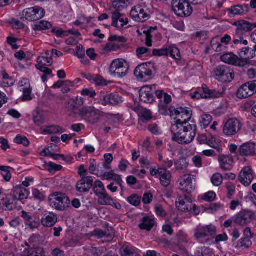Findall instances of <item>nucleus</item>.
<instances>
[{
	"label": "nucleus",
	"instance_id": "bf43d9fd",
	"mask_svg": "<svg viewBox=\"0 0 256 256\" xmlns=\"http://www.w3.org/2000/svg\"><path fill=\"white\" fill-rule=\"evenodd\" d=\"M82 96H88L90 98H94L96 96V91L92 88H84L81 92Z\"/></svg>",
	"mask_w": 256,
	"mask_h": 256
},
{
	"label": "nucleus",
	"instance_id": "680f3d73",
	"mask_svg": "<svg viewBox=\"0 0 256 256\" xmlns=\"http://www.w3.org/2000/svg\"><path fill=\"white\" fill-rule=\"evenodd\" d=\"M26 226H29L32 229L36 228L39 226V222L34 217L31 218V220H29L25 224Z\"/></svg>",
	"mask_w": 256,
	"mask_h": 256
},
{
	"label": "nucleus",
	"instance_id": "4d7b16f0",
	"mask_svg": "<svg viewBox=\"0 0 256 256\" xmlns=\"http://www.w3.org/2000/svg\"><path fill=\"white\" fill-rule=\"evenodd\" d=\"M108 40L110 42H118L124 44L126 42V39L123 36L112 35L108 38Z\"/></svg>",
	"mask_w": 256,
	"mask_h": 256
},
{
	"label": "nucleus",
	"instance_id": "774afa93",
	"mask_svg": "<svg viewBox=\"0 0 256 256\" xmlns=\"http://www.w3.org/2000/svg\"><path fill=\"white\" fill-rule=\"evenodd\" d=\"M62 168L61 165H58L52 162L48 164V170L50 172L60 171L62 169Z\"/></svg>",
	"mask_w": 256,
	"mask_h": 256
},
{
	"label": "nucleus",
	"instance_id": "a878e982",
	"mask_svg": "<svg viewBox=\"0 0 256 256\" xmlns=\"http://www.w3.org/2000/svg\"><path fill=\"white\" fill-rule=\"evenodd\" d=\"M252 170L249 167H245L240 172L238 176L240 182L244 186H248L250 185L253 180Z\"/></svg>",
	"mask_w": 256,
	"mask_h": 256
},
{
	"label": "nucleus",
	"instance_id": "338daca9",
	"mask_svg": "<svg viewBox=\"0 0 256 256\" xmlns=\"http://www.w3.org/2000/svg\"><path fill=\"white\" fill-rule=\"evenodd\" d=\"M44 118L43 115L38 114L36 116H34V122L38 126H40L44 122Z\"/></svg>",
	"mask_w": 256,
	"mask_h": 256
},
{
	"label": "nucleus",
	"instance_id": "e433bc0d",
	"mask_svg": "<svg viewBox=\"0 0 256 256\" xmlns=\"http://www.w3.org/2000/svg\"><path fill=\"white\" fill-rule=\"evenodd\" d=\"M52 28V24L48 21L41 20L32 25V28L36 31H42L50 30Z\"/></svg>",
	"mask_w": 256,
	"mask_h": 256
},
{
	"label": "nucleus",
	"instance_id": "8fccbe9b",
	"mask_svg": "<svg viewBox=\"0 0 256 256\" xmlns=\"http://www.w3.org/2000/svg\"><path fill=\"white\" fill-rule=\"evenodd\" d=\"M223 180V176L219 173L214 174L211 178L212 184L215 186H220Z\"/></svg>",
	"mask_w": 256,
	"mask_h": 256
},
{
	"label": "nucleus",
	"instance_id": "9b49d317",
	"mask_svg": "<svg viewBox=\"0 0 256 256\" xmlns=\"http://www.w3.org/2000/svg\"><path fill=\"white\" fill-rule=\"evenodd\" d=\"M151 14V12L147 7L138 6L132 8L130 15L134 21L144 22L150 18Z\"/></svg>",
	"mask_w": 256,
	"mask_h": 256
},
{
	"label": "nucleus",
	"instance_id": "f3484780",
	"mask_svg": "<svg viewBox=\"0 0 256 256\" xmlns=\"http://www.w3.org/2000/svg\"><path fill=\"white\" fill-rule=\"evenodd\" d=\"M112 26L120 30H121L128 25L129 22L128 18L123 16L118 12H112Z\"/></svg>",
	"mask_w": 256,
	"mask_h": 256
},
{
	"label": "nucleus",
	"instance_id": "cd10ccee",
	"mask_svg": "<svg viewBox=\"0 0 256 256\" xmlns=\"http://www.w3.org/2000/svg\"><path fill=\"white\" fill-rule=\"evenodd\" d=\"M13 199L14 200H24L28 198L29 196V192L25 188L20 186H17L12 189Z\"/></svg>",
	"mask_w": 256,
	"mask_h": 256
},
{
	"label": "nucleus",
	"instance_id": "de8ad7c7",
	"mask_svg": "<svg viewBox=\"0 0 256 256\" xmlns=\"http://www.w3.org/2000/svg\"><path fill=\"white\" fill-rule=\"evenodd\" d=\"M14 142L19 144H22L24 146H28L30 144V142L26 137L20 134L14 139Z\"/></svg>",
	"mask_w": 256,
	"mask_h": 256
},
{
	"label": "nucleus",
	"instance_id": "a18cd8bd",
	"mask_svg": "<svg viewBox=\"0 0 256 256\" xmlns=\"http://www.w3.org/2000/svg\"><path fill=\"white\" fill-rule=\"evenodd\" d=\"M212 116L208 114H204L201 116L200 118V125L204 128L208 127L212 122Z\"/></svg>",
	"mask_w": 256,
	"mask_h": 256
},
{
	"label": "nucleus",
	"instance_id": "603ef678",
	"mask_svg": "<svg viewBox=\"0 0 256 256\" xmlns=\"http://www.w3.org/2000/svg\"><path fill=\"white\" fill-rule=\"evenodd\" d=\"M46 132L48 134H62L64 132L62 128L58 126H50Z\"/></svg>",
	"mask_w": 256,
	"mask_h": 256
},
{
	"label": "nucleus",
	"instance_id": "393cba45",
	"mask_svg": "<svg viewBox=\"0 0 256 256\" xmlns=\"http://www.w3.org/2000/svg\"><path fill=\"white\" fill-rule=\"evenodd\" d=\"M242 156H254L256 155V144L254 142H246L240 146L238 149Z\"/></svg>",
	"mask_w": 256,
	"mask_h": 256
},
{
	"label": "nucleus",
	"instance_id": "412c9836",
	"mask_svg": "<svg viewBox=\"0 0 256 256\" xmlns=\"http://www.w3.org/2000/svg\"><path fill=\"white\" fill-rule=\"evenodd\" d=\"M226 11L231 17L236 16H244L250 12V8L248 4H237L228 8Z\"/></svg>",
	"mask_w": 256,
	"mask_h": 256
},
{
	"label": "nucleus",
	"instance_id": "37998d69",
	"mask_svg": "<svg viewBox=\"0 0 256 256\" xmlns=\"http://www.w3.org/2000/svg\"><path fill=\"white\" fill-rule=\"evenodd\" d=\"M121 176L115 174L114 170H111L108 172H106L101 179L102 180H113L115 182H116V180H117V178H120Z\"/></svg>",
	"mask_w": 256,
	"mask_h": 256
},
{
	"label": "nucleus",
	"instance_id": "0eeeda50",
	"mask_svg": "<svg viewBox=\"0 0 256 256\" xmlns=\"http://www.w3.org/2000/svg\"><path fill=\"white\" fill-rule=\"evenodd\" d=\"M214 76L219 82L228 83L231 82L234 80V74L233 70L230 66L220 65L214 68Z\"/></svg>",
	"mask_w": 256,
	"mask_h": 256
},
{
	"label": "nucleus",
	"instance_id": "2eb2a0df",
	"mask_svg": "<svg viewBox=\"0 0 256 256\" xmlns=\"http://www.w3.org/2000/svg\"><path fill=\"white\" fill-rule=\"evenodd\" d=\"M254 213L250 210H242L236 216L234 222L240 226H244L250 224L254 218Z\"/></svg>",
	"mask_w": 256,
	"mask_h": 256
},
{
	"label": "nucleus",
	"instance_id": "58836bf2",
	"mask_svg": "<svg viewBox=\"0 0 256 256\" xmlns=\"http://www.w3.org/2000/svg\"><path fill=\"white\" fill-rule=\"evenodd\" d=\"M140 117L138 122H140L146 123L148 122L152 118V114L151 112L146 108H142L140 112Z\"/></svg>",
	"mask_w": 256,
	"mask_h": 256
},
{
	"label": "nucleus",
	"instance_id": "4c0bfd02",
	"mask_svg": "<svg viewBox=\"0 0 256 256\" xmlns=\"http://www.w3.org/2000/svg\"><path fill=\"white\" fill-rule=\"evenodd\" d=\"M164 104H160L158 108L160 113L162 114L166 115L168 114V106L166 105L172 102L171 96L166 93L164 94Z\"/></svg>",
	"mask_w": 256,
	"mask_h": 256
},
{
	"label": "nucleus",
	"instance_id": "5701e85b",
	"mask_svg": "<svg viewBox=\"0 0 256 256\" xmlns=\"http://www.w3.org/2000/svg\"><path fill=\"white\" fill-rule=\"evenodd\" d=\"M84 104V100L82 97L77 96L76 98L70 99L66 104V108L70 112V115L73 118H76L78 113L74 112L80 106H83Z\"/></svg>",
	"mask_w": 256,
	"mask_h": 256
},
{
	"label": "nucleus",
	"instance_id": "6e6d98bb",
	"mask_svg": "<svg viewBox=\"0 0 256 256\" xmlns=\"http://www.w3.org/2000/svg\"><path fill=\"white\" fill-rule=\"evenodd\" d=\"M120 48V46L116 44V43H112L110 42H108L104 50L106 51L110 52V51H116L117 50Z\"/></svg>",
	"mask_w": 256,
	"mask_h": 256
},
{
	"label": "nucleus",
	"instance_id": "09e8293b",
	"mask_svg": "<svg viewBox=\"0 0 256 256\" xmlns=\"http://www.w3.org/2000/svg\"><path fill=\"white\" fill-rule=\"evenodd\" d=\"M140 197L136 194H132L127 198L128 202L130 204L136 206L140 204Z\"/></svg>",
	"mask_w": 256,
	"mask_h": 256
},
{
	"label": "nucleus",
	"instance_id": "c85d7f7f",
	"mask_svg": "<svg viewBox=\"0 0 256 256\" xmlns=\"http://www.w3.org/2000/svg\"><path fill=\"white\" fill-rule=\"evenodd\" d=\"M12 194L2 195L0 196V206L3 210H10L13 209L14 206L13 203L14 199H13Z\"/></svg>",
	"mask_w": 256,
	"mask_h": 256
},
{
	"label": "nucleus",
	"instance_id": "a19ab883",
	"mask_svg": "<svg viewBox=\"0 0 256 256\" xmlns=\"http://www.w3.org/2000/svg\"><path fill=\"white\" fill-rule=\"evenodd\" d=\"M168 56H170L172 58L176 60L181 59L180 50L174 46L167 47Z\"/></svg>",
	"mask_w": 256,
	"mask_h": 256
},
{
	"label": "nucleus",
	"instance_id": "c03bdc74",
	"mask_svg": "<svg viewBox=\"0 0 256 256\" xmlns=\"http://www.w3.org/2000/svg\"><path fill=\"white\" fill-rule=\"evenodd\" d=\"M10 170H13V168L10 166H0V170L2 171V175L6 182L10 181L12 178Z\"/></svg>",
	"mask_w": 256,
	"mask_h": 256
},
{
	"label": "nucleus",
	"instance_id": "6ab92c4d",
	"mask_svg": "<svg viewBox=\"0 0 256 256\" xmlns=\"http://www.w3.org/2000/svg\"><path fill=\"white\" fill-rule=\"evenodd\" d=\"M202 90L196 91V99L217 98L221 96V93L215 90H210L206 84H203L202 88Z\"/></svg>",
	"mask_w": 256,
	"mask_h": 256
},
{
	"label": "nucleus",
	"instance_id": "b1692460",
	"mask_svg": "<svg viewBox=\"0 0 256 256\" xmlns=\"http://www.w3.org/2000/svg\"><path fill=\"white\" fill-rule=\"evenodd\" d=\"M180 188L184 192L192 193L195 189L190 175H184L180 180Z\"/></svg>",
	"mask_w": 256,
	"mask_h": 256
},
{
	"label": "nucleus",
	"instance_id": "13d9d810",
	"mask_svg": "<svg viewBox=\"0 0 256 256\" xmlns=\"http://www.w3.org/2000/svg\"><path fill=\"white\" fill-rule=\"evenodd\" d=\"M44 250L42 248H38L35 250H30L28 252V256H44Z\"/></svg>",
	"mask_w": 256,
	"mask_h": 256
},
{
	"label": "nucleus",
	"instance_id": "f03ea898",
	"mask_svg": "<svg viewBox=\"0 0 256 256\" xmlns=\"http://www.w3.org/2000/svg\"><path fill=\"white\" fill-rule=\"evenodd\" d=\"M216 234V227L213 224H210L198 227L195 230L194 238L198 243L204 244H214L212 240L214 238H215V242L216 244L228 240V238L226 234L217 236Z\"/></svg>",
	"mask_w": 256,
	"mask_h": 256
},
{
	"label": "nucleus",
	"instance_id": "2f4dec72",
	"mask_svg": "<svg viewBox=\"0 0 256 256\" xmlns=\"http://www.w3.org/2000/svg\"><path fill=\"white\" fill-rule=\"evenodd\" d=\"M160 171L161 184L164 187L168 186L171 182V172L165 168H160Z\"/></svg>",
	"mask_w": 256,
	"mask_h": 256
},
{
	"label": "nucleus",
	"instance_id": "4468645a",
	"mask_svg": "<svg viewBox=\"0 0 256 256\" xmlns=\"http://www.w3.org/2000/svg\"><path fill=\"white\" fill-rule=\"evenodd\" d=\"M99 97L100 102L103 106H116L123 102L122 98L116 93L106 94L101 92Z\"/></svg>",
	"mask_w": 256,
	"mask_h": 256
},
{
	"label": "nucleus",
	"instance_id": "e2e57ef3",
	"mask_svg": "<svg viewBox=\"0 0 256 256\" xmlns=\"http://www.w3.org/2000/svg\"><path fill=\"white\" fill-rule=\"evenodd\" d=\"M97 166L98 164H96V160L94 159H90V162L89 170L91 174L96 175V174L97 172Z\"/></svg>",
	"mask_w": 256,
	"mask_h": 256
},
{
	"label": "nucleus",
	"instance_id": "c9c22d12",
	"mask_svg": "<svg viewBox=\"0 0 256 256\" xmlns=\"http://www.w3.org/2000/svg\"><path fill=\"white\" fill-rule=\"evenodd\" d=\"M154 224L155 221L154 219L150 218L148 216H146L143 218L142 222L139 224V228L141 230L150 231L154 226Z\"/></svg>",
	"mask_w": 256,
	"mask_h": 256
},
{
	"label": "nucleus",
	"instance_id": "ddd939ff",
	"mask_svg": "<svg viewBox=\"0 0 256 256\" xmlns=\"http://www.w3.org/2000/svg\"><path fill=\"white\" fill-rule=\"evenodd\" d=\"M170 112L176 116L177 120L176 124H183L184 125L190 124L188 122L190 120L192 116L191 111L190 108H184L182 107L176 109L172 108L170 110Z\"/></svg>",
	"mask_w": 256,
	"mask_h": 256
},
{
	"label": "nucleus",
	"instance_id": "20e7f679",
	"mask_svg": "<svg viewBox=\"0 0 256 256\" xmlns=\"http://www.w3.org/2000/svg\"><path fill=\"white\" fill-rule=\"evenodd\" d=\"M202 4V2L199 0H172V10L178 16L188 17L193 12L192 5L195 6Z\"/></svg>",
	"mask_w": 256,
	"mask_h": 256
},
{
	"label": "nucleus",
	"instance_id": "7ed1b4c3",
	"mask_svg": "<svg viewBox=\"0 0 256 256\" xmlns=\"http://www.w3.org/2000/svg\"><path fill=\"white\" fill-rule=\"evenodd\" d=\"M172 140L180 144H187L194 140L196 133L195 124H174L171 127Z\"/></svg>",
	"mask_w": 256,
	"mask_h": 256
},
{
	"label": "nucleus",
	"instance_id": "bb28decb",
	"mask_svg": "<svg viewBox=\"0 0 256 256\" xmlns=\"http://www.w3.org/2000/svg\"><path fill=\"white\" fill-rule=\"evenodd\" d=\"M57 222L58 216L52 212H46L42 218V225L46 228L53 226Z\"/></svg>",
	"mask_w": 256,
	"mask_h": 256
},
{
	"label": "nucleus",
	"instance_id": "f704fd0d",
	"mask_svg": "<svg viewBox=\"0 0 256 256\" xmlns=\"http://www.w3.org/2000/svg\"><path fill=\"white\" fill-rule=\"evenodd\" d=\"M252 245V242L250 239L242 238L238 240L234 245V248L238 250H243L248 248Z\"/></svg>",
	"mask_w": 256,
	"mask_h": 256
},
{
	"label": "nucleus",
	"instance_id": "3c124183",
	"mask_svg": "<svg viewBox=\"0 0 256 256\" xmlns=\"http://www.w3.org/2000/svg\"><path fill=\"white\" fill-rule=\"evenodd\" d=\"M106 230H104L106 237L112 239L114 237L115 231L112 227L110 226L108 224L104 225Z\"/></svg>",
	"mask_w": 256,
	"mask_h": 256
},
{
	"label": "nucleus",
	"instance_id": "5fc2aeb1",
	"mask_svg": "<svg viewBox=\"0 0 256 256\" xmlns=\"http://www.w3.org/2000/svg\"><path fill=\"white\" fill-rule=\"evenodd\" d=\"M250 50V48L249 47H245L241 48L238 52L240 56V58L246 60L248 62V60L250 58V57L248 56V54Z\"/></svg>",
	"mask_w": 256,
	"mask_h": 256
},
{
	"label": "nucleus",
	"instance_id": "69168bd1",
	"mask_svg": "<svg viewBox=\"0 0 256 256\" xmlns=\"http://www.w3.org/2000/svg\"><path fill=\"white\" fill-rule=\"evenodd\" d=\"M226 187L228 191V198H230L235 192V186L230 182H228L226 184Z\"/></svg>",
	"mask_w": 256,
	"mask_h": 256
},
{
	"label": "nucleus",
	"instance_id": "72a5a7b5",
	"mask_svg": "<svg viewBox=\"0 0 256 256\" xmlns=\"http://www.w3.org/2000/svg\"><path fill=\"white\" fill-rule=\"evenodd\" d=\"M98 198V202L102 206L104 205H112L113 200L111 196H110L106 191H104L100 195L97 196Z\"/></svg>",
	"mask_w": 256,
	"mask_h": 256
},
{
	"label": "nucleus",
	"instance_id": "0e129e2a",
	"mask_svg": "<svg viewBox=\"0 0 256 256\" xmlns=\"http://www.w3.org/2000/svg\"><path fill=\"white\" fill-rule=\"evenodd\" d=\"M112 7L114 8V12H120L124 8V4L119 0H116L112 2Z\"/></svg>",
	"mask_w": 256,
	"mask_h": 256
},
{
	"label": "nucleus",
	"instance_id": "dca6fc26",
	"mask_svg": "<svg viewBox=\"0 0 256 256\" xmlns=\"http://www.w3.org/2000/svg\"><path fill=\"white\" fill-rule=\"evenodd\" d=\"M154 86H143L139 91L140 99L144 103L152 104L154 101Z\"/></svg>",
	"mask_w": 256,
	"mask_h": 256
},
{
	"label": "nucleus",
	"instance_id": "052dcab7",
	"mask_svg": "<svg viewBox=\"0 0 256 256\" xmlns=\"http://www.w3.org/2000/svg\"><path fill=\"white\" fill-rule=\"evenodd\" d=\"M152 56H168L167 47L162 49H154L152 50Z\"/></svg>",
	"mask_w": 256,
	"mask_h": 256
},
{
	"label": "nucleus",
	"instance_id": "79ce46f5",
	"mask_svg": "<svg viewBox=\"0 0 256 256\" xmlns=\"http://www.w3.org/2000/svg\"><path fill=\"white\" fill-rule=\"evenodd\" d=\"M93 191L97 196L100 195V194L106 191L104 184L100 180H96L94 182V186H92Z\"/></svg>",
	"mask_w": 256,
	"mask_h": 256
},
{
	"label": "nucleus",
	"instance_id": "39448f33",
	"mask_svg": "<svg viewBox=\"0 0 256 256\" xmlns=\"http://www.w3.org/2000/svg\"><path fill=\"white\" fill-rule=\"evenodd\" d=\"M48 199L50 206L59 211L64 210L70 204L69 198L64 193L55 192L50 196Z\"/></svg>",
	"mask_w": 256,
	"mask_h": 256
},
{
	"label": "nucleus",
	"instance_id": "aec40b11",
	"mask_svg": "<svg viewBox=\"0 0 256 256\" xmlns=\"http://www.w3.org/2000/svg\"><path fill=\"white\" fill-rule=\"evenodd\" d=\"M178 199L176 204L179 210L184 212L192 211L193 204L191 198L188 196L184 194V196H180Z\"/></svg>",
	"mask_w": 256,
	"mask_h": 256
},
{
	"label": "nucleus",
	"instance_id": "423d86ee",
	"mask_svg": "<svg viewBox=\"0 0 256 256\" xmlns=\"http://www.w3.org/2000/svg\"><path fill=\"white\" fill-rule=\"evenodd\" d=\"M155 66L156 64L152 62L142 64L135 69L134 75L139 80L146 81L151 79L156 70Z\"/></svg>",
	"mask_w": 256,
	"mask_h": 256
},
{
	"label": "nucleus",
	"instance_id": "1a4fd4ad",
	"mask_svg": "<svg viewBox=\"0 0 256 256\" xmlns=\"http://www.w3.org/2000/svg\"><path fill=\"white\" fill-rule=\"evenodd\" d=\"M128 64L123 59H118L113 60L110 67V74L113 76L118 78L125 76L128 74Z\"/></svg>",
	"mask_w": 256,
	"mask_h": 256
},
{
	"label": "nucleus",
	"instance_id": "a211bd4d",
	"mask_svg": "<svg viewBox=\"0 0 256 256\" xmlns=\"http://www.w3.org/2000/svg\"><path fill=\"white\" fill-rule=\"evenodd\" d=\"M223 62L237 66H244L247 64L246 60H242L232 53H228L223 54L220 57Z\"/></svg>",
	"mask_w": 256,
	"mask_h": 256
},
{
	"label": "nucleus",
	"instance_id": "7c9ffc66",
	"mask_svg": "<svg viewBox=\"0 0 256 256\" xmlns=\"http://www.w3.org/2000/svg\"><path fill=\"white\" fill-rule=\"evenodd\" d=\"M220 166L224 171L230 170L232 168V158L229 156H222L218 158Z\"/></svg>",
	"mask_w": 256,
	"mask_h": 256
},
{
	"label": "nucleus",
	"instance_id": "ea45409f",
	"mask_svg": "<svg viewBox=\"0 0 256 256\" xmlns=\"http://www.w3.org/2000/svg\"><path fill=\"white\" fill-rule=\"evenodd\" d=\"M120 252L122 256H140L134 248L128 246H123L120 249Z\"/></svg>",
	"mask_w": 256,
	"mask_h": 256
},
{
	"label": "nucleus",
	"instance_id": "49530a36",
	"mask_svg": "<svg viewBox=\"0 0 256 256\" xmlns=\"http://www.w3.org/2000/svg\"><path fill=\"white\" fill-rule=\"evenodd\" d=\"M38 64H40L41 66H52V56L46 57L44 56H40L38 58Z\"/></svg>",
	"mask_w": 256,
	"mask_h": 256
},
{
	"label": "nucleus",
	"instance_id": "c756f323",
	"mask_svg": "<svg viewBox=\"0 0 256 256\" xmlns=\"http://www.w3.org/2000/svg\"><path fill=\"white\" fill-rule=\"evenodd\" d=\"M84 77L91 82L94 83L98 86H104L107 85L106 81L98 74H84Z\"/></svg>",
	"mask_w": 256,
	"mask_h": 256
},
{
	"label": "nucleus",
	"instance_id": "f257e3e1",
	"mask_svg": "<svg viewBox=\"0 0 256 256\" xmlns=\"http://www.w3.org/2000/svg\"><path fill=\"white\" fill-rule=\"evenodd\" d=\"M232 25L236 27L233 36V42L235 44H248V41L246 39L250 36L252 40L256 43V30L250 32L256 28V22H250L244 20H240L234 22Z\"/></svg>",
	"mask_w": 256,
	"mask_h": 256
},
{
	"label": "nucleus",
	"instance_id": "473e14b6",
	"mask_svg": "<svg viewBox=\"0 0 256 256\" xmlns=\"http://www.w3.org/2000/svg\"><path fill=\"white\" fill-rule=\"evenodd\" d=\"M254 94L246 83L241 86L237 92V96L240 98H245L252 96Z\"/></svg>",
	"mask_w": 256,
	"mask_h": 256
},
{
	"label": "nucleus",
	"instance_id": "6e6552de",
	"mask_svg": "<svg viewBox=\"0 0 256 256\" xmlns=\"http://www.w3.org/2000/svg\"><path fill=\"white\" fill-rule=\"evenodd\" d=\"M78 115L86 122L95 124L99 121L101 112L92 106H84L79 110Z\"/></svg>",
	"mask_w": 256,
	"mask_h": 256
},
{
	"label": "nucleus",
	"instance_id": "f8f14e48",
	"mask_svg": "<svg viewBox=\"0 0 256 256\" xmlns=\"http://www.w3.org/2000/svg\"><path fill=\"white\" fill-rule=\"evenodd\" d=\"M45 15V10L42 8L34 6L24 10L21 13V18L28 21H36L42 18Z\"/></svg>",
	"mask_w": 256,
	"mask_h": 256
},
{
	"label": "nucleus",
	"instance_id": "4be33fe9",
	"mask_svg": "<svg viewBox=\"0 0 256 256\" xmlns=\"http://www.w3.org/2000/svg\"><path fill=\"white\" fill-rule=\"evenodd\" d=\"M94 186V180L92 176L82 177L76 184V190L81 193L88 192Z\"/></svg>",
	"mask_w": 256,
	"mask_h": 256
},
{
	"label": "nucleus",
	"instance_id": "9d476101",
	"mask_svg": "<svg viewBox=\"0 0 256 256\" xmlns=\"http://www.w3.org/2000/svg\"><path fill=\"white\" fill-rule=\"evenodd\" d=\"M242 127V121L236 118L228 119L224 124L223 134L228 136H233L237 134Z\"/></svg>",
	"mask_w": 256,
	"mask_h": 256
},
{
	"label": "nucleus",
	"instance_id": "864d4df0",
	"mask_svg": "<svg viewBox=\"0 0 256 256\" xmlns=\"http://www.w3.org/2000/svg\"><path fill=\"white\" fill-rule=\"evenodd\" d=\"M136 55L138 58H142L144 54L150 56L151 54L150 50L145 47H139L136 50Z\"/></svg>",
	"mask_w": 256,
	"mask_h": 256
}]
</instances>
